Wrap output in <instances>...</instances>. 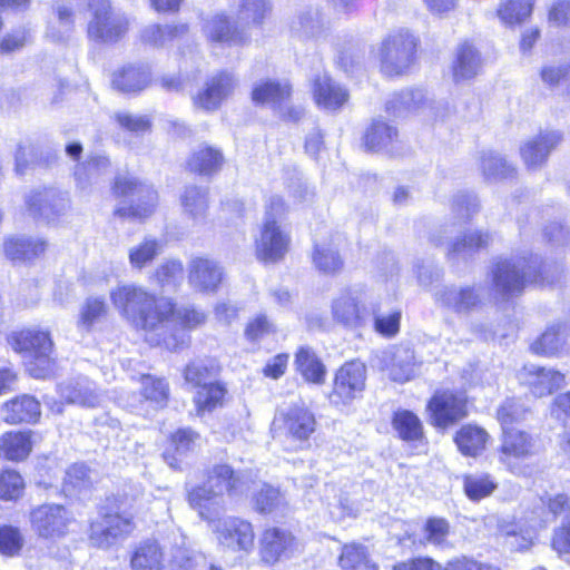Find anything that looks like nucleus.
Listing matches in <instances>:
<instances>
[{
	"label": "nucleus",
	"instance_id": "1",
	"mask_svg": "<svg viewBox=\"0 0 570 570\" xmlns=\"http://www.w3.org/2000/svg\"><path fill=\"white\" fill-rule=\"evenodd\" d=\"M109 298L122 318L144 332L147 342L160 345L158 331L167 325L168 315L173 312L170 299L158 298L134 283L117 285L110 291Z\"/></svg>",
	"mask_w": 570,
	"mask_h": 570
},
{
	"label": "nucleus",
	"instance_id": "2",
	"mask_svg": "<svg viewBox=\"0 0 570 570\" xmlns=\"http://www.w3.org/2000/svg\"><path fill=\"white\" fill-rule=\"evenodd\" d=\"M247 488L244 474H236L227 464H216L209 470L203 485L188 491V502L202 519H210L223 510L222 499L225 493L230 497L242 495Z\"/></svg>",
	"mask_w": 570,
	"mask_h": 570
},
{
	"label": "nucleus",
	"instance_id": "3",
	"mask_svg": "<svg viewBox=\"0 0 570 570\" xmlns=\"http://www.w3.org/2000/svg\"><path fill=\"white\" fill-rule=\"evenodd\" d=\"M149 502L140 488H130L119 499L117 511L106 513L90 524L89 540L97 548H109L127 538L134 530V515Z\"/></svg>",
	"mask_w": 570,
	"mask_h": 570
},
{
	"label": "nucleus",
	"instance_id": "4",
	"mask_svg": "<svg viewBox=\"0 0 570 570\" xmlns=\"http://www.w3.org/2000/svg\"><path fill=\"white\" fill-rule=\"evenodd\" d=\"M11 348L27 361L29 373L36 379H45L53 371V342L48 331L38 327L13 332L8 337Z\"/></svg>",
	"mask_w": 570,
	"mask_h": 570
},
{
	"label": "nucleus",
	"instance_id": "5",
	"mask_svg": "<svg viewBox=\"0 0 570 570\" xmlns=\"http://www.w3.org/2000/svg\"><path fill=\"white\" fill-rule=\"evenodd\" d=\"M321 501L324 517L334 522L356 519L367 509L366 503L358 497V488L354 484L326 483Z\"/></svg>",
	"mask_w": 570,
	"mask_h": 570
},
{
	"label": "nucleus",
	"instance_id": "6",
	"mask_svg": "<svg viewBox=\"0 0 570 570\" xmlns=\"http://www.w3.org/2000/svg\"><path fill=\"white\" fill-rule=\"evenodd\" d=\"M535 264L525 257L501 259L492 271L494 292L502 298L519 294L527 283H538Z\"/></svg>",
	"mask_w": 570,
	"mask_h": 570
},
{
	"label": "nucleus",
	"instance_id": "7",
	"mask_svg": "<svg viewBox=\"0 0 570 570\" xmlns=\"http://www.w3.org/2000/svg\"><path fill=\"white\" fill-rule=\"evenodd\" d=\"M416 40L407 30L390 33L380 48L381 70L386 76H399L409 70L414 61Z\"/></svg>",
	"mask_w": 570,
	"mask_h": 570
},
{
	"label": "nucleus",
	"instance_id": "8",
	"mask_svg": "<svg viewBox=\"0 0 570 570\" xmlns=\"http://www.w3.org/2000/svg\"><path fill=\"white\" fill-rule=\"evenodd\" d=\"M91 12L88 36L100 42H116L128 31L129 21L111 9L110 0H85Z\"/></svg>",
	"mask_w": 570,
	"mask_h": 570
},
{
	"label": "nucleus",
	"instance_id": "9",
	"mask_svg": "<svg viewBox=\"0 0 570 570\" xmlns=\"http://www.w3.org/2000/svg\"><path fill=\"white\" fill-rule=\"evenodd\" d=\"M212 528L217 543L233 552H250L254 548L255 532L253 524L237 517H226L214 520L206 519Z\"/></svg>",
	"mask_w": 570,
	"mask_h": 570
},
{
	"label": "nucleus",
	"instance_id": "10",
	"mask_svg": "<svg viewBox=\"0 0 570 570\" xmlns=\"http://www.w3.org/2000/svg\"><path fill=\"white\" fill-rule=\"evenodd\" d=\"M114 193L119 197L127 198L130 203L128 213L126 209H118L120 215L147 217L154 212L158 202L157 191L151 186L142 184L131 176L117 177Z\"/></svg>",
	"mask_w": 570,
	"mask_h": 570
},
{
	"label": "nucleus",
	"instance_id": "11",
	"mask_svg": "<svg viewBox=\"0 0 570 570\" xmlns=\"http://www.w3.org/2000/svg\"><path fill=\"white\" fill-rule=\"evenodd\" d=\"M206 320L203 312L194 308L183 307L175 309L168 315L167 325L158 331L160 344L170 351H178L188 345L189 336L185 330H193Z\"/></svg>",
	"mask_w": 570,
	"mask_h": 570
},
{
	"label": "nucleus",
	"instance_id": "12",
	"mask_svg": "<svg viewBox=\"0 0 570 570\" xmlns=\"http://www.w3.org/2000/svg\"><path fill=\"white\" fill-rule=\"evenodd\" d=\"M31 529L45 539L63 538L72 522V515L61 504L46 503L36 507L29 515Z\"/></svg>",
	"mask_w": 570,
	"mask_h": 570
},
{
	"label": "nucleus",
	"instance_id": "13",
	"mask_svg": "<svg viewBox=\"0 0 570 570\" xmlns=\"http://www.w3.org/2000/svg\"><path fill=\"white\" fill-rule=\"evenodd\" d=\"M291 234L281 222L263 220L255 239L256 257L264 263H277L288 253Z\"/></svg>",
	"mask_w": 570,
	"mask_h": 570
},
{
	"label": "nucleus",
	"instance_id": "14",
	"mask_svg": "<svg viewBox=\"0 0 570 570\" xmlns=\"http://www.w3.org/2000/svg\"><path fill=\"white\" fill-rule=\"evenodd\" d=\"M292 88L287 81H263L257 83L252 92L256 104L271 106L283 119L297 121L304 115L299 106H289Z\"/></svg>",
	"mask_w": 570,
	"mask_h": 570
},
{
	"label": "nucleus",
	"instance_id": "15",
	"mask_svg": "<svg viewBox=\"0 0 570 570\" xmlns=\"http://www.w3.org/2000/svg\"><path fill=\"white\" fill-rule=\"evenodd\" d=\"M365 382V364L360 361L346 362L335 373L331 402L343 405L352 403L364 391Z\"/></svg>",
	"mask_w": 570,
	"mask_h": 570
},
{
	"label": "nucleus",
	"instance_id": "16",
	"mask_svg": "<svg viewBox=\"0 0 570 570\" xmlns=\"http://www.w3.org/2000/svg\"><path fill=\"white\" fill-rule=\"evenodd\" d=\"M431 423L446 429L468 415L466 397L451 391L436 392L428 403Z\"/></svg>",
	"mask_w": 570,
	"mask_h": 570
},
{
	"label": "nucleus",
	"instance_id": "17",
	"mask_svg": "<svg viewBox=\"0 0 570 570\" xmlns=\"http://www.w3.org/2000/svg\"><path fill=\"white\" fill-rule=\"evenodd\" d=\"M519 380L531 395L544 397L566 386V375L554 367L527 364L519 372Z\"/></svg>",
	"mask_w": 570,
	"mask_h": 570
},
{
	"label": "nucleus",
	"instance_id": "18",
	"mask_svg": "<svg viewBox=\"0 0 570 570\" xmlns=\"http://www.w3.org/2000/svg\"><path fill=\"white\" fill-rule=\"evenodd\" d=\"M26 206L32 217L53 222L68 212L70 202L67 194L53 188H43L27 194Z\"/></svg>",
	"mask_w": 570,
	"mask_h": 570
},
{
	"label": "nucleus",
	"instance_id": "19",
	"mask_svg": "<svg viewBox=\"0 0 570 570\" xmlns=\"http://www.w3.org/2000/svg\"><path fill=\"white\" fill-rule=\"evenodd\" d=\"M275 424L288 438L304 443L316 430L314 414L303 404L281 409L275 417Z\"/></svg>",
	"mask_w": 570,
	"mask_h": 570
},
{
	"label": "nucleus",
	"instance_id": "20",
	"mask_svg": "<svg viewBox=\"0 0 570 570\" xmlns=\"http://www.w3.org/2000/svg\"><path fill=\"white\" fill-rule=\"evenodd\" d=\"M237 85L234 73L218 72L208 78L204 88L193 98L194 106L205 111H215L234 94Z\"/></svg>",
	"mask_w": 570,
	"mask_h": 570
},
{
	"label": "nucleus",
	"instance_id": "21",
	"mask_svg": "<svg viewBox=\"0 0 570 570\" xmlns=\"http://www.w3.org/2000/svg\"><path fill=\"white\" fill-rule=\"evenodd\" d=\"M547 518L531 511L518 519L517 522H505L500 525V533L505 543L514 550H527L532 544L538 532L546 527Z\"/></svg>",
	"mask_w": 570,
	"mask_h": 570
},
{
	"label": "nucleus",
	"instance_id": "22",
	"mask_svg": "<svg viewBox=\"0 0 570 570\" xmlns=\"http://www.w3.org/2000/svg\"><path fill=\"white\" fill-rule=\"evenodd\" d=\"M365 297L366 294L362 288L341 292L331 306L334 321L350 327L358 326L366 313Z\"/></svg>",
	"mask_w": 570,
	"mask_h": 570
},
{
	"label": "nucleus",
	"instance_id": "23",
	"mask_svg": "<svg viewBox=\"0 0 570 570\" xmlns=\"http://www.w3.org/2000/svg\"><path fill=\"white\" fill-rule=\"evenodd\" d=\"M223 281V268L208 257H194L188 263V284L199 293H215Z\"/></svg>",
	"mask_w": 570,
	"mask_h": 570
},
{
	"label": "nucleus",
	"instance_id": "24",
	"mask_svg": "<svg viewBox=\"0 0 570 570\" xmlns=\"http://www.w3.org/2000/svg\"><path fill=\"white\" fill-rule=\"evenodd\" d=\"M298 544L294 535L282 528H268L261 538V554L265 562L275 563L289 559L297 550Z\"/></svg>",
	"mask_w": 570,
	"mask_h": 570
},
{
	"label": "nucleus",
	"instance_id": "25",
	"mask_svg": "<svg viewBox=\"0 0 570 570\" xmlns=\"http://www.w3.org/2000/svg\"><path fill=\"white\" fill-rule=\"evenodd\" d=\"M531 351L541 356H562L570 352V321L556 323L531 344Z\"/></svg>",
	"mask_w": 570,
	"mask_h": 570
},
{
	"label": "nucleus",
	"instance_id": "26",
	"mask_svg": "<svg viewBox=\"0 0 570 570\" xmlns=\"http://www.w3.org/2000/svg\"><path fill=\"white\" fill-rule=\"evenodd\" d=\"M562 140L563 135L559 130L540 131L521 146L520 154L523 163L528 168L542 166L551 151L556 149Z\"/></svg>",
	"mask_w": 570,
	"mask_h": 570
},
{
	"label": "nucleus",
	"instance_id": "27",
	"mask_svg": "<svg viewBox=\"0 0 570 570\" xmlns=\"http://www.w3.org/2000/svg\"><path fill=\"white\" fill-rule=\"evenodd\" d=\"M537 452L535 440L522 430H505L502 433L500 461L512 468L514 461L524 460Z\"/></svg>",
	"mask_w": 570,
	"mask_h": 570
},
{
	"label": "nucleus",
	"instance_id": "28",
	"mask_svg": "<svg viewBox=\"0 0 570 570\" xmlns=\"http://www.w3.org/2000/svg\"><path fill=\"white\" fill-rule=\"evenodd\" d=\"M59 394L67 403L83 407H96L102 402V395L87 377L61 383L59 385Z\"/></svg>",
	"mask_w": 570,
	"mask_h": 570
},
{
	"label": "nucleus",
	"instance_id": "29",
	"mask_svg": "<svg viewBox=\"0 0 570 570\" xmlns=\"http://www.w3.org/2000/svg\"><path fill=\"white\" fill-rule=\"evenodd\" d=\"M0 415L6 423H36L41 415L38 400L30 395H21L2 404Z\"/></svg>",
	"mask_w": 570,
	"mask_h": 570
},
{
	"label": "nucleus",
	"instance_id": "30",
	"mask_svg": "<svg viewBox=\"0 0 570 570\" xmlns=\"http://www.w3.org/2000/svg\"><path fill=\"white\" fill-rule=\"evenodd\" d=\"M385 370L391 380L404 383L415 375L416 363L414 351L406 346L395 347L386 354Z\"/></svg>",
	"mask_w": 570,
	"mask_h": 570
},
{
	"label": "nucleus",
	"instance_id": "31",
	"mask_svg": "<svg viewBox=\"0 0 570 570\" xmlns=\"http://www.w3.org/2000/svg\"><path fill=\"white\" fill-rule=\"evenodd\" d=\"M204 32L213 42H220L228 46H239L246 42L245 33L232 26L225 14H215L206 20Z\"/></svg>",
	"mask_w": 570,
	"mask_h": 570
},
{
	"label": "nucleus",
	"instance_id": "32",
	"mask_svg": "<svg viewBox=\"0 0 570 570\" xmlns=\"http://www.w3.org/2000/svg\"><path fill=\"white\" fill-rule=\"evenodd\" d=\"M481 70V58L475 48L468 43H461L455 52L452 65L453 79L456 82L475 77Z\"/></svg>",
	"mask_w": 570,
	"mask_h": 570
},
{
	"label": "nucleus",
	"instance_id": "33",
	"mask_svg": "<svg viewBox=\"0 0 570 570\" xmlns=\"http://www.w3.org/2000/svg\"><path fill=\"white\" fill-rule=\"evenodd\" d=\"M435 299L442 306L456 313L469 312L480 302L479 295L470 287H444L435 293Z\"/></svg>",
	"mask_w": 570,
	"mask_h": 570
},
{
	"label": "nucleus",
	"instance_id": "34",
	"mask_svg": "<svg viewBox=\"0 0 570 570\" xmlns=\"http://www.w3.org/2000/svg\"><path fill=\"white\" fill-rule=\"evenodd\" d=\"M4 254L13 262L31 261L42 255L47 243L40 238L10 237L4 242Z\"/></svg>",
	"mask_w": 570,
	"mask_h": 570
},
{
	"label": "nucleus",
	"instance_id": "35",
	"mask_svg": "<svg viewBox=\"0 0 570 570\" xmlns=\"http://www.w3.org/2000/svg\"><path fill=\"white\" fill-rule=\"evenodd\" d=\"M347 97L346 90L326 75L320 76L314 82V98L322 108L335 110L346 102Z\"/></svg>",
	"mask_w": 570,
	"mask_h": 570
},
{
	"label": "nucleus",
	"instance_id": "36",
	"mask_svg": "<svg viewBox=\"0 0 570 570\" xmlns=\"http://www.w3.org/2000/svg\"><path fill=\"white\" fill-rule=\"evenodd\" d=\"M489 439L490 435L484 429L466 424L455 433L454 442L463 455L476 456L485 450Z\"/></svg>",
	"mask_w": 570,
	"mask_h": 570
},
{
	"label": "nucleus",
	"instance_id": "37",
	"mask_svg": "<svg viewBox=\"0 0 570 570\" xmlns=\"http://www.w3.org/2000/svg\"><path fill=\"white\" fill-rule=\"evenodd\" d=\"M150 82V71L141 65H129L115 72L112 85L124 92H136L145 89Z\"/></svg>",
	"mask_w": 570,
	"mask_h": 570
},
{
	"label": "nucleus",
	"instance_id": "38",
	"mask_svg": "<svg viewBox=\"0 0 570 570\" xmlns=\"http://www.w3.org/2000/svg\"><path fill=\"white\" fill-rule=\"evenodd\" d=\"M199 435L190 429L178 430L171 435L170 446L165 451L164 459L173 469H178L183 458L194 451Z\"/></svg>",
	"mask_w": 570,
	"mask_h": 570
},
{
	"label": "nucleus",
	"instance_id": "39",
	"mask_svg": "<svg viewBox=\"0 0 570 570\" xmlns=\"http://www.w3.org/2000/svg\"><path fill=\"white\" fill-rule=\"evenodd\" d=\"M32 433L7 432L0 438V456L10 461L24 460L32 450Z\"/></svg>",
	"mask_w": 570,
	"mask_h": 570
},
{
	"label": "nucleus",
	"instance_id": "40",
	"mask_svg": "<svg viewBox=\"0 0 570 570\" xmlns=\"http://www.w3.org/2000/svg\"><path fill=\"white\" fill-rule=\"evenodd\" d=\"M109 307L102 296H89L80 306L77 327L81 333H90L94 326L105 320Z\"/></svg>",
	"mask_w": 570,
	"mask_h": 570
},
{
	"label": "nucleus",
	"instance_id": "41",
	"mask_svg": "<svg viewBox=\"0 0 570 570\" xmlns=\"http://www.w3.org/2000/svg\"><path fill=\"white\" fill-rule=\"evenodd\" d=\"M338 566L341 570H379V566L371 559L367 548L355 542L342 547Z\"/></svg>",
	"mask_w": 570,
	"mask_h": 570
},
{
	"label": "nucleus",
	"instance_id": "42",
	"mask_svg": "<svg viewBox=\"0 0 570 570\" xmlns=\"http://www.w3.org/2000/svg\"><path fill=\"white\" fill-rule=\"evenodd\" d=\"M132 570H161L164 552L158 542L147 540L140 543L130 560Z\"/></svg>",
	"mask_w": 570,
	"mask_h": 570
},
{
	"label": "nucleus",
	"instance_id": "43",
	"mask_svg": "<svg viewBox=\"0 0 570 570\" xmlns=\"http://www.w3.org/2000/svg\"><path fill=\"white\" fill-rule=\"evenodd\" d=\"M109 165V159L105 156H94L78 164L73 174L78 187L86 189L96 184L108 171Z\"/></svg>",
	"mask_w": 570,
	"mask_h": 570
},
{
	"label": "nucleus",
	"instance_id": "44",
	"mask_svg": "<svg viewBox=\"0 0 570 570\" xmlns=\"http://www.w3.org/2000/svg\"><path fill=\"white\" fill-rule=\"evenodd\" d=\"M186 24L160 26L150 24L141 30L140 39L144 43L155 48L166 47L175 39L183 37L187 32Z\"/></svg>",
	"mask_w": 570,
	"mask_h": 570
},
{
	"label": "nucleus",
	"instance_id": "45",
	"mask_svg": "<svg viewBox=\"0 0 570 570\" xmlns=\"http://www.w3.org/2000/svg\"><path fill=\"white\" fill-rule=\"evenodd\" d=\"M295 366L307 382L321 384L325 380V366L309 347L297 351Z\"/></svg>",
	"mask_w": 570,
	"mask_h": 570
},
{
	"label": "nucleus",
	"instance_id": "46",
	"mask_svg": "<svg viewBox=\"0 0 570 570\" xmlns=\"http://www.w3.org/2000/svg\"><path fill=\"white\" fill-rule=\"evenodd\" d=\"M223 164L222 151L209 146L200 147L188 160L189 169L202 175H212L218 171Z\"/></svg>",
	"mask_w": 570,
	"mask_h": 570
},
{
	"label": "nucleus",
	"instance_id": "47",
	"mask_svg": "<svg viewBox=\"0 0 570 570\" xmlns=\"http://www.w3.org/2000/svg\"><path fill=\"white\" fill-rule=\"evenodd\" d=\"M533 6L534 0H503L497 13L503 24L514 27L531 16Z\"/></svg>",
	"mask_w": 570,
	"mask_h": 570
},
{
	"label": "nucleus",
	"instance_id": "48",
	"mask_svg": "<svg viewBox=\"0 0 570 570\" xmlns=\"http://www.w3.org/2000/svg\"><path fill=\"white\" fill-rule=\"evenodd\" d=\"M253 509L261 514H272L282 511L286 505L283 493L277 488L263 484L252 498Z\"/></svg>",
	"mask_w": 570,
	"mask_h": 570
},
{
	"label": "nucleus",
	"instance_id": "49",
	"mask_svg": "<svg viewBox=\"0 0 570 570\" xmlns=\"http://www.w3.org/2000/svg\"><path fill=\"white\" fill-rule=\"evenodd\" d=\"M225 394V386L218 382H209L200 385L194 396L197 413L204 414L205 412H212L216 407L222 406Z\"/></svg>",
	"mask_w": 570,
	"mask_h": 570
},
{
	"label": "nucleus",
	"instance_id": "50",
	"mask_svg": "<svg viewBox=\"0 0 570 570\" xmlns=\"http://www.w3.org/2000/svg\"><path fill=\"white\" fill-rule=\"evenodd\" d=\"M397 138V130L384 121L375 120L364 136V145L368 150L387 149Z\"/></svg>",
	"mask_w": 570,
	"mask_h": 570
},
{
	"label": "nucleus",
	"instance_id": "51",
	"mask_svg": "<svg viewBox=\"0 0 570 570\" xmlns=\"http://www.w3.org/2000/svg\"><path fill=\"white\" fill-rule=\"evenodd\" d=\"M312 259L315 268L326 275H334L343 268V259L332 243L316 244Z\"/></svg>",
	"mask_w": 570,
	"mask_h": 570
},
{
	"label": "nucleus",
	"instance_id": "52",
	"mask_svg": "<svg viewBox=\"0 0 570 570\" xmlns=\"http://www.w3.org/2000/svg\"><path fill=\"white\" fill-rule=\"evenodd\" d=\"M163 245L156 238H145L129 248L128 258L132 269H142L161 253Z\"/></svg>",
	"mask_w": 570,
	"mask_h": 570
},
{
	"label": "nucleus",
	"instance_id": "53",
	"mask_svg": "<svg viewBox=\"0 0 570 570\" xmlns=\"http://www.w3.org/2000/svg\"><path fill=\"white\" fill-rule=\"evenodd\" d=\"M498 484L488 473H473L463 476V489L472 501H480L493 493Z\"/></svg>",
	"mask_w": 570,
	"mask_h": 570
},
{
	"label": "nucleus",
	"instance_id": "54",
	"mask_svg": "<svg viewBox=\"0 0 570 570\" xmlns=\"http://www.w3.org/2000/svg\"><path fill=\"white\" fill-rule=\"evenodd\" d=\"M181 206L194 220L203 219L208 209L207 190L196 186L187 187L181 195Z\"/></svg>",
	"mask_w": 570,
	"mask_h": 570
},
{
	"label": "nucleus",
	"instance_id": "55",
	"mask_svg": "<svg viewBox=\"0 0 570 570\" xmlns=\"http://www.w3.org/2000/svg\"><path fill=\"white\" fill-rule=\"evenodd\" d=\"M481 170L487 180H499L511 177L514 168L507 160L493 151H484L480 158Z\"/></svg>",
	"mask_w": 570,
	"mask_h": 570
},
{
	"label": "nucleus",
	"instance_id": "56",
	"mask_svg": "<svg viewBox=\"0 0 570 570\" xmlns=\"http://www.w3.org/2000/svg\"><path fill=\"white\" fill-rule=\"evenodd\" d=\"M490 235L487 233L473 232L458 238L449 248L452 257H470L476 250L489 245Z\"/></svg>",
	"mask_w": 570,
	"mask_h": 570
},
{
	"label": "nucleus",
	"instance_id": "57",
	"mask_svg": "<svg viewBox=\"0 0 570 570\" xmlns=\"http://www.w3.org/2000/svg\"><path fill=\"white\" fill-rule=\"evenodd\" d=\"M393 428L403 440H419L423 435V428L420 419L411 411L399 410L393 416Z\"/></svg>",
	"mask_w": 570,
	"mask_h": 570
},
{
	"label": "nucleus",
	"instance_id": "58",
	"mask_svg": "<svg viewBox=\"0 0 570 570\" xmlns=\"http://www.w3.org/2000/svg\"><path fill=\"white\" fill-rule=\"evenodd\" d=\"M92 483L91 471L82 463L71 465L66 471L63 479V491L67 494H73L87 489Z\"/></svg>",
	"mask_w": 570,
	"mask_h": 570
},
{
	"label": "nucleus",
	"instance_id": "59",
	"mask_svg": "<svg viewBox=\"0 0 570 570\" xmlns=\"http://www.w3.org/2000/svg\"><path fill=\"white\" fill-rule=\"evenodd\" d=\"M425 101V95L422 90H406L396 95L387 102V110L393 115L401 116L405 110H415L422 107Z\"/></svg>",
	"mask_w": 570,
	"mask_h": 570
},
{
	"label": "nucleus",
	"instance_id": "60",
	"mask_svg": "<svg viewBox=\"0 0 570 570\" xmlns=\"http://www.w3.org/2000/svg\"><path fill=\"white\" fill-rule=\"evenodd\" d=\"M269 9L267 0H239L238 20L245 23H262Z\"/></svg>",
	"mask_w": 570,
	"mask_h": 570
},
{
	"label": "nucleus",
	"instance_id": "61",
	"mask_svg": "<svg viewBox=\"0 0 570 570\" xmlns=\"http://www.w3.org/2000/svg\"><path fill=\"white\" fill-rule=\"evenodd\" d=\"M142 395L156 406H164L168 399V385L164 380L144 375L141 379Z\"/></svg>",
	"mask_w": 570,
	"mask_h": 570
},
{
	"label": "nucleus",
	"instance_id": "62",
	"mask_svg": "<svg viewBox=\"0 0 570 570\" xmlns=\"http://www.w3.org/2000/svg\"><path fill=\"white\" fill-rule=\"evenodd\" d=\"M525 409L522 404L514 400H505L498 410V420L502 428V433L505 430H517L512 425L524 419Z\"/></svg>",
	"mask_w": 570,
	"mask_h": 570
},
{
	"label": "nucleus",
	"instance_id": "63",
	"mask_svg": "<svg viewBox=\"0 0 570 570\" xmlns=\"http://www.w3.org/2000/svg\"><path fill=\"white\" fill-rule=\"evenodd\" d=\"M24 490L22 476L14 470H4L0 474V499L16 500Z\"/></svg>",
	"mask_w": 570,
	"mask_h": 570
},
{
	"label": "nucleus",
	"instance_id": "64",
	"mask_svg": "<svg viewBox=\"0 0 570 570\" xmlns=\"http://www.w3.org/2000/svg\"><path fill=\"white\" fill-rule=\"evenodd\" d=\"M449 523L442 518H431L424 525V543L442 546L449 535Z\"/></svg>",
	"mask_w": 570,
	"mask_h": 570
}]
</instances>
